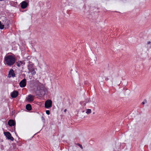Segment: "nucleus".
<instances>
[{
	"label": "nucleus",
	"mask_w": 151,
	"mask_h": 151,
	"mask_svg": "<svg viewBox=\"0 0 151 151\" xmlns=\"http://www.w3.org/2000/svg\"><path fill=\"white\" fill-rule=\"evenodd\" d=\"M66 110H67L66 109H65L64 110V111L65 112L66 111Z\"/></svg>",
	"instance_id": "4be33fe9"
},
{
	"label": "nucleus",
	"mask_w": 151,
	"mask_h": 151,
	"mask_svg": "<svg viewBox=\"0 0 151 151\" xmlns=\"http://www.w3.org/2000/svg\"><path fill=\"white\" fill-rule=\"evenodd\" d=\"M8 124L9 125L10 127H12L15 125L14 121L12 119H10L9 121Z\"/></svg>",
	"instance_id": "9b49d317"
},
{
	"label": "nucleus",
	"mask_w": 151,
	"mask_h": 151,
	"mask_svg": "<svg viewBox=\"0 0 151 151\" xmlns=\"http://www.w3.org/2000/svg\"><path fill=\"white\" fill-rule=\"evenodd\" d=\"M27 68L29 72V73H30L32 75H35L36 72L32 64L28 65L27 66Z\"/></svg>",
	"instance_id": "7ed1b4c3"
},
{
	"label": "nucleus",
	"mask_w": 151,
	"mask_h": 151,
	"mask_svg": "<svg viewBox=\"0 0 151 151\" xmlns=\"http://www.w3.org/2000/svg\"><path fill=\"white\" fill-rule=\"evenodd\" d=\"M4 134L8 139H10L12 141L14 140V138L12 136L11 134L9 132H4Z\"/></svg>",
	"instance_id": "423d86ee"
},
{
	"label": "nucleus",
	"mask_w": 151,
	"mask_h": 151,
	"mask_svg": "<svg viewBox=\"0 0 151 151\" xmlns=\"http://www.w3.org/2000/svg\"><path fill=\"white\" fill-rule=\"evenodd\" d=\"M4 25L3 24H2L1 21H0V29H3L4 28Z\"/></svg>",
	"instance_id": "4468645a"
},
{
	"label": "nucleus",
	"mask_w": 151,
	"mask_h": 151,
	"mask_svg": "<svg viewBox=\"0 0 151 151\" xmlns=\"http://www.w3.org/2000/svg\"><path fill=\"white\" fill-rule=\"evenodd\" d=\"M19 86L21 88L25 87L26 85V80L25 78L23 79L19 83Z\"/></svg>",
	"instance_id": "0eeeda50"
},
{
	"label": "nucleus",
	"mask_w": 151,
	"mask_h": 151,
	"mask_svg": "<svg viewBox=\"0 0 151 151\" xmlns=\"http://www.w3.org/2000/svg\"><path fill=\"white\" fill-rule=\"evenodd\" d=\"M15 76V74L14 70L12 69H11L9 71L8 77L9 78L12 77L13 78Z\"/></svg>",
	"instance_id": "6e6552de"
},
{
	"label": "nucleus",
	"mask_w": 151,
	"mask_h": 151,
	"mask_svg": "<svg viewBox=\"0 0 151 151\" xmlns=\"http://www.w3.org/2000/svg\"><path fill=\"white\" fill-rule=\"evenodd\" d=\"M52 102L50 100L46 101L45 103V107L46 108H49L52 106Z\"/></svg>",
	"instance_id": "20e7f679"
},
{
	"label": "nucleus",
	"mask_w": 151,
	"mask_h": 151,
	"mask_svg": "<svg viewBox=\"0 0 151 151\" xmlns=\"http://www.w3.org/2000/svg\"><path fill=\"white\" fill-rule=\"evenodd\" d=\"M150 43H151V42H150V41H148V42H147V45H148V44H150Z\"/></svg>",
	"instance_id": "412c9836"
},
{
	"label": "nucleus",
	"mask_w": 151,
	"mask_h": 151,
	"mask_svg": "<svg viewBox=\"0 0 151 151\" xmlns=\"http://www.w3.org/2000/svg\"><path fill=\"white\" fill-rule=\"evenodd\" d=\"M26 109L29 111H30L32 109V106L31 105L29 104H27L26 106Z\"/></svg>",
	"instance_id": "ddd939ff"
},
{
	"label": "nucleus",
	"mask_w": 151,
	"mask_h": 151,
	"mask_svg": "<svg viewBox=\"0 0 151 151\" xmlns=\"http://www.w3.org/2000/svg\"><path fill=\"white\" fill-rule=\"evenodd\" d=\"M78 146H79L81 147V148L82 149L83 148V147H82V145H80V144H78Z\"/></svg>",
	"instance_id": "f3484780"
},
{
	"label": "nucleus",
	"mask_w": 151,
	"mask_h": 151,
	"mask_svg": "<svg viewBox=\"0 0 151 151\" xmlns=\"http://www.w3.org/2000/svg\"><path fill=\"white\" fill-rule=\"evenodd\" d=\"M147 101L146 100H145L144 101L142 102V104H145L146 103Z\"/></svg>",
	"instance_id": "6ab92c4d"
},
{
	"label": "nucleus",
	"mask_w": 151,
	"mask_h": 151,
	"mask_svg": "<svg viewBox=\"0 0 151 151\" xmlns=\"http://www.w3.org/2000/svg\"><path fill=\"white\" fill-rule=\"evenodd\" d=\"M28 3L29 1L27 0L22 1L20 4L21 7L23 9L26 8L28 4Z\"/></svg>",
	"instance_id": "39448f33"
},
{
	"label": "nucleus",
	"mask_w": 151,
	"mask_h": 151,
	"mask_svg": "<svg viewBox=\"0 0 151 151\" xmlns=\"http://www.w3.org/2000/svg\"><path fill=\"white\" fill-rule=\"evenodd\" d=\"M91 101V100L90 99H88V101H86V103H87L88 102H90Z\"/></svg>",
	"instance_id": "aec40b11"
},
{
	"label": "nucleus",
	"mask_w": 151,
	"mask_h": 151,
	"mask_svg": "<svg viewBox=\"0 0 151 151\" xmlns=\"http://www.w3.org/2000/svg\"><path fill=\"white\" fill-rule=\"evenodd\" d=\"M46 114H47L48 115H49L50 113V111L49 110L46 111Z\"/></svg>",
	"instance_id": "dca6fc26"
},
{
	"label": "nucleus",
	"mask_w": 151,
	"mask_h": 151,
	"mask_svg": "<svg viewBox=\"0 0 151 151\" xmlns=\"http://www.w3.org/2000/svg\"><path fill=\"white\" fill-rule=\"evenodd\" d=\"M22 62L21 61H18L16 63V65L18 67H20L21 65H22Z\"/></svg>",
	"instance_id": "f8f14e48"
},
{
	"label": "nucleus",
	"mask_w": 151,
	"mask_h": 151,
	"mask_svg": "<svg viewBox=\"0 0 151 151\" xmlns=\"http://www.w3.org/2000/svg\"><path fill=\"white\" fill-rule=\"evenodd\" d=\"M91 109H88L87 110L86 113L87 114H89L91 113Z\"/></svg>",
	"instance_id": "2eb2a0df"
},
{
	"label": "nucleus",
	"mask_w": 151,
	"mask_h": 151,
	"mask_svg": "<svg viewBox=\"0 0 151 151\" xmlns=\"http://www.w3.org/2000/svg\"><path fill=\"white\" fill-rule=\"evenodd\" d=\"M104 78H105V80L106 81H107L109 79V78H107V77H105V76L104 77Z\"/></svg>",
	"instance_id": "a211bd4d"
},
{
	"label": "nucleus",
	"mask_w": 151,
	"mask_h": 151,
	"mask_svg": "<svg viewBox=\"0 0 151 151\" xmlns=\"http://www.w3.org/2000/svg\"><path fill=\"white\" fill-rule=\"evenodd\" d=\"M18 92L17 91H14L11 93V97L12 98H16L18 95Z\"/></svg>",
	"instance_id": "9d476101"
},
{
	"label": "nucleus",
	"mask_w": 151,
	"mask_h": 151,
	"mask_svg": "<svg viewBox=\"0 0 151 151\" xmlns=\"http://www.w3.org/2000/svg\"><path fill=\"white\" fill-rule=\"evenodd\" d=\"M37 89L35 93L39 97L44 96L46 94V89L43 84L38 81L36 82Z\"/></svg>",
	"instance_id": "f257e3e1"
},
{
	"label": "nucleus",
	"mask_w": 151,
	"mask_h": 151,
	"mask_svg": "<svg viewBox=\"0 0 151 151\" xmlns=\"http://www.w3.org/2000/svg\"><path fill=\"white\" fill-rule=\"evenodd\" d=\"M34 99V96L31 94L28 95L27 97L26 98L27 100L29 102H32Z\"/></svg>",
	"instance_id": "1a4fd4ad"
},
{
	"label": "nucleus",
	"mask_w": 151,
	"mask_h": 151,
	"mask_svg": "<svg viewBox=\"0 0 151 151\" xmlns=\"http://www.w3.org/2000/svg\"><path fill=\"white\" fill-rule=\"evenodd\" d=\"M16 59L14 55H6L4 57V64L9 66L13 65L15 63Z\"/></svg>",
	"instance_id": "f03ea898"
}]
</instances>
